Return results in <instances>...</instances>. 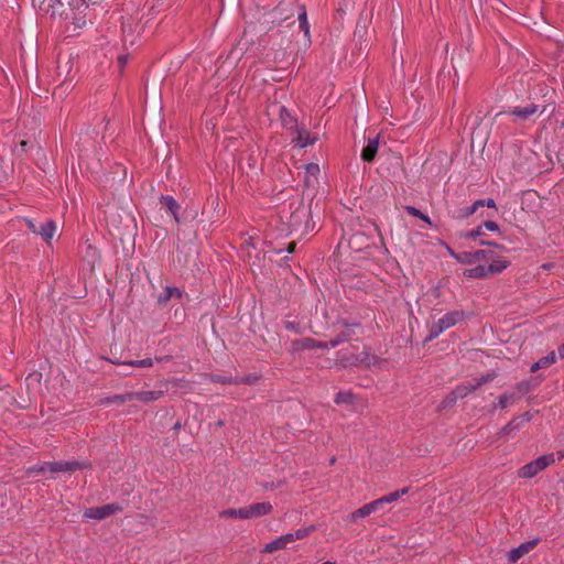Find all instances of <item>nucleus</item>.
<instances>
[{"instance_id": "nucleus-1", "label": "nucleus", "mask_w": 564, "mask_h": 564, "mask_svg": "<svg viewBox=\"0 0 564 564\" xmlns=\"http://www.w3.org/2000/svg\"><path fill=\"white\" fill-rule=\"evenodd\" d=\"M447 250L452 257L462 263L477 264L464 271V275L468 278L486 279L502 272L510 263L505 259H495L491 249H476L474 251H467L465 249Z\"/></svg>"}, {"instance_id": "nucleus-2", "label": "nucleus", "mask_w": 564, "mask_h": 564, "mask_svg": "<svg viewBox=\"0 0 564 564\" xmlns=\"http://www.w3.org/2000/svg\"><path fill=\"white\" fill-rule=\"evenodd\" d=\"M296 1L295 0H284L273 10V19L272 22L276 24H281L283 21L293 17L295 13ZM297 19L300 30L304 33L307 43H311V32H310V23L307 20V13L304 6H297Z\"/></svg>"}, {"instance_id": "nucleus-3", "label": "nucleus", "mask_w": 564, "mask_h": 564, "mask_svg": "<svg viewBox=\"0 0 564 564\" xmlns=\"http://www.w3.org/2000/svg\"><path fill=\"white\" fill-rule=\"evenodd\" d=\"M62 21L64 22L65 31L72 35L85 28L90 22L86 1L74 0L73 4L67 7V12Z\"/></svg>"}, {"instance_id": "nucleus-4", "label": "nucleus", "mask_w": 564, "mask_h": 564, "mask_svg": "<svg viewBox=\"0 0 564 564\" xmlns=\"http://www.w3.org/2000/svg\"><path fill=\"white\" fill-rule=\"evenodd\" d=\"M466 317L467 313L462 310L452 311L444 314L441 318L433 322L429 326V335L426 336L424 341H432L433 339L437 338L443 332L463 322Z\"/></svg>"}, {"instance_id": "nucleus-5", "label": "nucleus", "mask_w": 564, "mask_h": 564, "mask_svg": "<svg viewBox=\"0 0 564 564\" xmlns=\"http://www.w3.org/2000/svg\"><path fill=\"white\" fill-rule=\"evenodd\" d=\"M26 227L33 234L39 235L43 241L51 245L53 237L57 232V225L52 219H45L42 223H35L32 219H24Z\"/></svg>"}, {"instance_id": "nucleus-6", "label": "nucleus", "mask_w": 564, "mask_h": 564, "mask_svg": "<svg viewBox=\"0 0 564 564\" xmlns=\"http://www.w3.org/2000/svg\"><path fill=\"white\" fill-rule=\"evenodd\" d=\"M555 462V456L553 453L542 455L538 457L535 460H532L519 469V477L521 478H532L539 471L545 469L547 466L552 465Z\"/></svg>"}, {"instance_id": "nucleus-7", "label": "nucleus", "mask_w": 564, "mask_h": 564, "mask_svg": "<svg viewBox=\"0 0 564 564\" xmlns=\"http://www.w3.org/2000/svg\"><path fill=\"white\" fill-rule=\"evenodd\" d=\"M335 326H341L343 329L335 337L328 340L330 348H335L344 343L351 340L356 335L355 329L361 328L360 323H348L347 319H338Z\"/></svg>"}, {"instance_id": "nucleus-8", "label": "nucleus", "mask_w": 564, "mask_h": 564, "mask_svg": "<svg viewBox=\"0 0 564 564\" xmlns=\"http://www.w3.org/2000/svg\"><path fill=\"white\" fill-rule=\"evenodd\" d=\"M486 230L498 231V224L492 220H487L482 225L478 226L476 229L466 232L465 237L470 239L474 243H479L487 247H499V245L496 242L482 239Z\"/></svg>"}, {"instance_id": "nucleus-9", "label": "nucleus", "mask_w": 564, "mask_h": 564, "mask_svg": "<svg viewBox=\"0 0 564 564\" xmlns=\"http://www.w3.org/2000/svg\"><path fill=\"white\" fill-rule=\"evenodd\" d=\"M123 510V507L118 503H108L100 507H91L85 510L84 518L94 519V520H104L110 516L119 513Z\"/></svg>"}, {"instance_id": "nucleus-10", "label": "nucleus", "mask_w": 564, "mask_h": 564, "mask_svg": "<svg viewBox=\"0 0 564 564\" xmlns=\"http://www.w3.org/2000/svg\"><path fill=\"white\" fill-rule=\"evenodd\" d=\"M73 1L74 0H42L40 9L52 18L58 17L63 20L67 12V7H70Z\"/></svg>"}, {"instance_id": "nucleus-11", "label": "nucleus", "mask_w": 564, "mask_h": 564, "mask_svg": "<svg viewBox=\"0 0 564 564\" xmlns=\"http://www.w3.org/2000/svg\"><path fill=\"white\" fill-rule=\"evenodd\" d=\"M544 109L540 110V107L535 104H528L525 106H514L510 107L507 115L513 116L517 121H528L533 116L538 113H542Z\"/></svg>"}, {"instance_id": "nucleus-12", "label": "nucleus", "mask_w": 564, "mask_h": 564, "mask_svg": "<svg viewBox=\"0 0 564 564\" xmlns=\"http://www.w3.org/2000/svg\"><path fill=\"white\" fill-rule=\"evenodd\" d=\"M86 465L82 464L79 462L73 460V462H45L44 468L45 473L50 471L51 474L56 473H66V471H74L77 469L85 468Z\"/></svg>"}, {"instance_id": "nucleus-13", "label": "nucleus", "mask_w": 564, "mask_h": 564, "mask_svg": "<svg viewBox=\"0 0 564 564\" xmlns=\"http://www.w3.org/2000/svg\"><path fill=\"white\" fill-rule=\"evenodd\" d=\"M540 542V539H533L521 543L519 546L512 549L508 553V562L516 564L520 558L530 553Z\"/></svg>"}, {"instance_id": "nucleus-14", "label": "nucleus", "mask_w": 564, "mask_h": 564, "mask_svg": "<svg viewBox=\"0 0 564 564\" xmlns=\"http://www.w3.org/2000/svg\"><path fill=\"white\" fill-rule=\"evenodd\" d=\"M383 506L380 499L373 500L369 503L364 505L361 508L355 510L349 514L351 521H357L359 518H366L373 512L381 511Z\"/></svg>"}, {"instance_id": "nucleus-15", "label": "nucleus", "mask_w": 564, "mask_h": 564, "mask_svg": "<svg viewBox=\"0 0 564 564\" xmlns=\"http://www.w3.org/2000/svg\"><path fill=\"white\" fill-rule=\"evenodd\" d=\"M273 507L270 502H257L246 507L247 519H254L271 513Z\"/></svg>"}, {"instance_id": "nucleus-16", "label": "nucleus", "mask_w": 564, "mask_h": 564, "mask_svg": "<svg viewBox=\"0 0 564 564\" xmlns=\"http://www.w3.org/2000/svg\"><path fill=\"white\" fill-rule=\"evenodd\" d=\"M294 346L296 349H329V343L328 341H319L315 340L311 337H304L301 339H297L294 341Z\"/></svg>"}, {"instance_id": "nucleus-17", "label": "nucleus", "mask_w": 564, "mask_h": 564, "mask_svg": "<svg viewBox=\"0 0 564 564\" xmlns=\"http://www.w3.org/2000/svg\"><path fill=\"white\" fill-rule=\"evenodd\" d=\"M379 148V140L378 138H370L366 144V147L362 149L361 152V159L366 162H372Z\"/></svg>"}, {"instance_id": "nucleus-18", "label": "nucleus", "mask_w": 564, "mask_h": 564, "mask_svg": "<svg viewBox=\"0 0 564 564\" xmlns=\"http://www.w3.org/2000/svg\"><path fill=\"white\" fill-rule=\"evenodd\" d=\"M530 417L528 414L512 419L502 430L501 434L510 435L516 431H519L523 423L529 422Z\"/></svg>"}, {"instance_id": "nucleus-19", "label": "nucleus", "mask_w": 564, "mask_h": 564, "mask_svg": "<svg viewBox=\"0 0 564 564\" xmlns=\"http://www.w3.org/2000/svg\"><path fill=\"white\" fill-rule=\"evenodd\" d=\"M295 129L297 135L293 139V142H295L299 148H306L316 141V138H311L310 133L304 128L297 126Z\"/></svg>"}, {"instance_id": "nucleus-20", "label": "nucleus", "mask_w": 564, "mask_h": 564, "mask_svg": "<svg viewBox=\"0 0 564 564\" xmlns=\"http://www.w3.org/2000/svg\"><path fill=\"white\" fill-rule=\"evenodd\" d=\"M182 291L178 288L166 286L164 291L159 295L158 303L165 305L172 297H182Z\"/></svg>"}, {"instance_id": "nucleus-21", "label": "nucleus", "mask_w": 564, "mask_h": 564, "mask_svg": "<svg viewBox=\"0 0 564 564\" xmlns=\"http://www.w3.org/2000/svg\"><path fill=\"white\" fill-rule=\"evenodd\" d=\"M556 360V355L554 351H551L550 354H547L546 356L540 358L536 362H534L530 370L531 372H536L539 371L540 369H545L547 367H550L552 364H554Z\"/></svg>"}, {"instance_id": "nucleus-22", "label": "nucleus", "mask_w": 564, "mask_h": 564, "mask_svg": "<svg viewBox=\"0 0 564 564\" xmlns=\"http://www.w3.org/2000/svg\"><path fill=\"white\" fill-rule=\"evenodd\" d=\"M161 204L173 218L178 221L177 210L180 209L178 203L172 196H163Z\"/></svg>"}, {"instance_id": "nucleus-23", "label": "nucleus", "mask_w": 564, "mask_h": 564, "mask_svg": "<svg viewBox=\"0 0 564 564\" xmlns=\"http://www.w3.org/2000/svg\"><path fill=\"white\" fill-rule=\"evenodd\" d=\"M485 206L489 207V208H496V203L492 198L478 199V200L474 202L473 205L466 209L465 216H470V215L475 214L478 210V208L485 207Z\"/></svg>"}, {"instance_id": "nucleus-24", "label": "nucleus", "mask_w": 564, "mask_h": 564, "mask_svg": "<svg viewBox=\"0 0 564 564\" xmlns=\"http://www.w3.org/2000/svg\"><path fill=\"white\" fill-rule=\"evenodd\" d=\"M163 394L162 391H140L132 393L133 400L141 402H151L158 400Z\"/></svg>"}, {"instance_id": "nucleus-25", "label": "nucleus", "mask_w": 564, "mask_h": 564, "mask_svg": "<svg viewBox=\"0 0 564 564\" xmlns=\"http://www.w3.org/2000/svg\"><path fill=\"white\" fill-rule=\"evenodd\" d=\"M519 400V395H517L516 392H506L503 394H501L499 398H498V403L497 405L500 408V409H506L508 408L509 405H512L516 401Z\"/></svg>"}, {"instance_id": "nucleus-26", "label": "nucleus", "mask_w": 564, "mask_h": 564, "mask_svg": "<svg viewBox=\"0 0 564 564\" xmlns=\"http://www.w3.org/2000/svg\"><path fill=\"white\" fill-rule=\"evenodd\" d=\"M408 492H409V487H404L400 490L390 492L389 495H386L379 499H380L382 506L384 507V505L397 501L398 499H400L402 496L406 495Z\"/></svg>"}, {"instance_id": "nucleus-27", "label": "nucleus", "mask_w": 564, "mask_h": 564, "mask_svg": "<svg viewBox=\"0 0 564 564\" xmlns=\"http://www.w3.org/2000/svg\"><path fill=\"white\" fill-rule=\"evenodd\" d=\"M223 518L247 519L246 507L239 509H226L220 512Z\"/></svg>"}, {"instance_id": "nucleus-28", "label": "nucleus", "mask_w": 564, "mask_h": 564, "mask_svg": "<svg viewBox=\"0 0 564 564\" xmlns=\"http://www.w3.org/2000/svg\"><path fill=\"white\" fill-rule=\"evenodd\" d=\"M280 119L282 124L288 129H293L297 127L296 120L290 115V112L282 107L280 110Z\"/></svg>"}, {"instance_id": "nucleus-29", "label": "nucleus", "mask_w": 564, "mask_h": 564, "mask_svg": "<svg viewBox=\"0 0 564 564\" xmlns=\"http://www.w3.org/2000/svg\"><path fill=\"white\" fill-rule=\"evenodd\" d=\"M133 400V395L132 393H126V394H115L112 397H109V398H106L102 402L104 403H118V404H122V403H126L128 401H132Z\"/></svg>"}, {"instance_id": "nucleus-30", "label": "nucleus", "mask_w": 564, "mask_h": 564, "mask_svg": "<svg viewBox=\"0 0 564 564\" xmlns=\"http://www.w3.org/2000/svg\"><path fill=\"white\" fill-rule=\"evenodd\" d=\"M285 547L286 546L284 545L282 538L279 536L278 539L273 540L272 542L265 544L262 552L263 553H273L275 551L283 550Z\"/></svg>"}, {"instance_id": "nucleus-31", "label": "nucleus", "mask_w": 564, "mask_h": 564, "mask_svg": "<svg viewBox=\"0 0 564 564\" xmlns=\"http://www.w3.org/2000/svg\"><path fill=\"white\" fill-rule=\"evenodd\" d=\"M334 401L336 404H352L354 394L350 391H339Z\"/></svg>"}, {"instance_id": "nucleus-32", "label": "nucleus", "mask_w": 564, "mask_h": 564, "mask_svg": "<svg viewBox=\"0 0 564 564\" xmlns=\"http://www.w3.org/2000/svg\"><path fill=\"white\" fill-rule=\"evenodd\" d=\"M454 391H455L456 395L458 397V399H463V398L467 397L469 393L474 392L469 382L457 386L454 389Z\"/></svg>"}, {"instance_id": "nucleus-33", "label": "nucleus", "mask_w": 564, "mask_h": 564, "mask_svg": "<svg viewBox=\"0 0 564 564\" xmlns=\"http://www.w3.org/2000/svg\"><path fill=\"white\" fill-rule=\"evenodd\" d=\"M316 530V525L312 524L305 528L297 529L294 532V536L296 540H302L308 536L311 533H313Z\"/></svg>"}, {"instance_id": "nucleus-34", "label": "nucleus", "mask_w": 564, "mask_h": 564, "mask_svg": "<svg viewBox=\"0 0 564 564\" xmlns=\"http://www.w3.org/2000/svg\"><path fill=\"white\" fill-rule=\"evenodd\" d=\"M215 382L224 383V384H241L242 379H238V377H225V376H215L214 378Z\"/></svg>"}, {"instance_id": "nucleus-35", "label": "nucleus", "mask_w": 564, "mask_h": 564, "mask_svg": "<svg viewBox=\"0 0 564 564\" xmlns=\"http://www.w3.org/2000/svg\"><path fill=\"white\" fill-rule=\"evenodd\" d=\"M530 389H531V386H530L529 381H521V382L517 383L513 392H516L517 395H519V400H520L524 394H527L530 391Z\"/></svg>"}, {"instance_id": "nucleus-36", "label": "nucleus", "mask_w": 564, "mask_h": 564, "mask_svg": "<svg viewBox=\"0 0 564 564\" xmlns=\"http://www.w3.org/2000/svg\"><path fill=\"white\" fill-rule=\"evenodd\" d=\"M405 210L409 215H411L413 217H417V218L424 220L425 223L431 224L430 217L427 215L421 213L417 208H415L413 206H406Z\"/></svg>"}, {"instance_id": "nucleus-37", "label": "nucleus", "mask_w": 564, "mask_h": 564, "mask_svg": "<svg viewBox=\"0 0 564 564\" xmlns=\"http://www.w3.org/2000/svg\"><path fill=\"white\" fill-rule=\"evenodd\" d=\"M319 173V166L316 163H310L305 165V174H306V183H308V177H316Z\"/></svg>"}, {"instance_id": "nucleus-38", "label": "nucleus", "mask_w": 564, "mask_h": 564, "mask_svg": "<svg viewBox=\"0 0 564 564\" xmlns=\"http://www.w3.org/2000/svg\"><path fill=\"white\" fill-rule=\"evenodd\" d=\"M124 364L132 367L149 368L153 366V360L151 358H145L141 360H131Z\"/></svg>"}, {"instance_id": "nucleus-39", "label": "nucleus", "mask_w": 564, "mask_h": 564, "mask_svg": "<svg viewBox=\"0 0 564 564\" xmlns=\"http://www.w3.org/2000/svg\"><path fill=\"white\" fill-rule=\"evenodd\" d=\"M284 327L288 330L293 332L295 334H302L301 325H300V323H297L295 321H285L284 322Z\"/></svg>"}, {"instance_id": "nucleus-40", "label": "nucleus", "mask_w": 564, "mask_h": 564, "mask_svg": "<svg viewBox=\"0 0 564 564\" xmlns=\"http://www.w3.org/2000/svg\"><path fill=\"white\" fill-rule=\"evenodd\" d=\"M457 400H458V397L456 395L455 391L453 390L445 397V399L442 402V406L443 408L452 406L456 403Z\"/></svg>"}, {"instance_id": "nucleus-41", "label": "nucleus", "mask_w": 564, "mask_h": 564, "mask_svg": "<svg viewBox=\"0 0 564 564\" xmlns=\"http://www.w3.org/2000/svg\"><path fill=\"white\" fill-rule=\"evenodd\" d=\"M28 473L30 475L44 474L45 473L44 463L41 465H35V466L30 467Z\"/></svg>"}, {"instance_id": "nucleus-42", "label": "nucleus", "mask_w": 564, "mask_h": 564, "mask_svg": "<svg viewBox=\"0 0 564 564\" xmlns=\"http://www.w3.org/2000/svg\"><path fill=\"white\" fill-rule=\"evenodd\" d=\"M496 377H497V373L492 371V372H488V373L481 376L478 379L482 382V384H486L488 382H491Z\"/></svg>"}, {"instance_id": "nucleus-43", "label": "nucleus", "mask_w": 564, "mask_h": 564, "mask_svg": "<svg viewBox=\"0 0 564 564\" xmlns=\"http://www.w3.org/2000/svg\"><path fill=\"white\" fill-rule=\"evenodd\" d=\"M282 540H283V543L284 545L286 546L288 544L290 543H293L296 541L295 536H294V532L292 533H286L284 535H281Z\"/></svg>"}, {"instance_id": "nucleus-44", "label": "nucleus", "mask_w": 564, "mask_h": 564, "mask_svg": "<svg viewBox=\"0 0 564 564\" xmlns=\"http://www.w3.org/2000/svg\"><path fill=\"white\" fill-rule=\"evenodd\" d=\"M469 384L471 386L473 391H476L481 386H484L482 382L478 378L474 379L471 382H469Z\"/></svg>"}, {"instance_id": "nucleus-45", "label": "nucleus", "mask_w": 564, "mask_h": 564, "mask_svg": "<svg viewBox=\"0 0 564 564\" xmlns=\"http://www.w3.org/2000/svg\"><path fill=\"white\" fill-rule=\"evenodd\" d=\"M238 379H242L243 380L242 383H252L253 382L252 378H250V377H246V378L238 377Z\"/></svg>"}, {"instance_id": "nucleus-46", "label": "nucleus", "mask_w": 564, "mask_h": 564, "mask_svg": "<svg viewBox=\"0 0 564 564\" xmlns=\"http://www.w3.org/2000/svg\"><path fill=\"white\" fill-rule=\"evenodd\" d=\"M249 240H250V241H246V243H248V246H247V247H254V246L258 243L257 241H253V238H252V237H250V238H249Z\"/></svg>"}, {"instance_id": "nucleus-47", "label": "nucleus", "mask_w": 564, "mask_h": 564, "mask_svg": "<svg viewBox=\"0 0 564 564\" xmlns=\"http://www.w3.org/2000/svg\"><path fill=\"white\" fill-rule=\"evenodd\" d=\"M558 355L561 358H564V344L558 347Z\"/></svg>"}, {"instance_id": "nucleus-48", "label": "nucleus", "mask_w": 564, "mask_h": 564, "mask_svg": "<svg viewBox=\"0 0 564 564\" xmlns=\"http://www.w3.org/2000/svg\"><path fill=\"white\" fill-rule=\"evenodd\" d=\"M278 253H280L281 251H283L284 249H274ZM289 253H292L295 251V249L293 248H290V249H285Z\"/></svg>"}, {"instance_id": "nucleus-49", "label": "nucleus", "mask_w": 564, "mask_h": 564, "mask_svg": "<svg viewBox=\"0 0 564 564\" xmlns=\"http://www.w3.org/2000/svg\"><path fill=\"white\" fill-rule=\"evenodd\" d=\"M182 427V423L180 421H177L174 426H173V430L174 431H178Z\"/></svg>"}, {"instance_id": "nucleus-50", "label": "nucleus", "mask_w": 564, "mask_h": 564, "mask_svg": "<svg viewBox=\"0 0 564 564\" xmlns=\"http://www.w3.org/2000/svg\"><path fill=\"white\" fill-rule=\"evenodd\" d=\"M19 145H20V148H21V150H22V151H25V148H26V145H28V142H26V141H21Z\"/></svg>"}, {"instance_id": "nucleus-51", "label": "nucleus", "mask_w": 564, "mask_h": 564, "mask_svg": "<svg viewBox=\"0 0 564 564\" xmlns=\"http://www.w3.org/2000/svg\"><path fill=\"white\" fill-rule=\"evenodd\" d=\"M170 356H164V357H161L158 359V361H165V360H170Z\"/></svg>"}, {"instance_id": "nucleus-52", "label": "nucleus", "mask_w": 564, "mask_h": 564, "mask_svg": "<svg viewBox=\"0 0 564 564\" xmlns=\"http://www.w3.org/2000/svg\"><path fill=\"white\" fill-rule=\"evenodd\" d=\"M120 63H121V64H124V63H126V57L120 56Z\"/></svg>"}, {"instance_id": "nucleus-53", "label": "nucleus", "mask_w": 564, "mask_h": 564, "mask_svg": "<svg viewBox=\"0 0 564 564\" xmlns=\"http://www.w3.org/2000/svg\"><path fill=\"white\" fill-rule=\"evenodd\" d=\"M288 247L293 248V247H295V243H294V242H290V243L288 245Z\"/></svg>"}]
</instances>
